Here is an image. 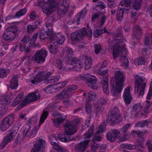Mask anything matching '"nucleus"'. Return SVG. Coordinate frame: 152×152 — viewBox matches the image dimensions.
Returning a JSON list of instances; mask_svg holds the SVG:
<instances>
[{
	"mask_svg": "<svg viewBox=\"0 0 152 152\" xmlns=\"http://www.w3.org/2000/svg\"><path fill=\"white\" fill-rule=\"evenodd\" d=\"M94 47L95 49V53L96 54L98 53L101 50V45L99 44H95Z\"/></svg>",
	"mask_w": 152,
	"mask_h": 152,
	"instance_id": "obj_63",
	"label": "nucleus"
},
{
	"mask_svg": "<svg viewBox=\"0 0 152 152\" xmlns=\"http://www.w3.org/2000/svg\"><path fill=\"white\" fill-rule=\"evenodd\" d=\"M94 126L92 125L88 132L85 133L84 134L85 139L89 138L91 137L94 131Z\"/></svg>",
	"mask_w": 152,
	"mask_h": 152,
	"instance_id": "obj_29",
	"label": "nucleus"
},
{
	"mask_svg": "<svg viewBox=\"0 0 152 152\" xmlns=\"http://www.w3.org/2000/svg\"><path fill=\"white\" fill-rule=\"evenodd\" d=\"M27 10L25 8L22 9L18 11L15 15V16L17 18H19L21 16L24 15L26 13Z\"/></svg>",
	"mask_w": 152,
	"mask_h": 152,
	"instance_id": "obj_44",
	"label": "nucleus"
},
{
	"mask_svg": "<svg viewBox=\"0 0 152 152\" xmlns=\"http://www.w3.org/2000/svg\"><path fill=\"white\" fill-rule=\"evenodd\" d=\"M71 61L73 62L72 64L74 65V66H76L77 68L80 69L83 67L81 61L78 59L77 58H73Z\"/></svg>",
	"mask_w": 152,
	"mask_h": 152,
	"instance_id": "obj_30",
	"label": "nucleus"
},
{
	"mask_svg": "<svg viewBox=\"0 0 152 152\" xmlns=\"http://www.w3.org/2000/svg\"><path fill=\"white\" fill-rule=\"evenodd\" d=\"M106 137L107 140L110 142H114L116 140L112 132H111V131L108 132L106 134Z\"/></svg>",
	"mask_w": 152,
	"mask_h": 152,
	"instance_id": "obj_42",
	"label": "nucleus"
},
{
	"mask_svg": "<svg viewBox=\"0 0 152 152\" xmlns=\"http://www.w3.org/2000/svg\"><path fill=\"white\" fill-rule=\"evenodd\" d=\"M92 75H90L89 74H86L83 75L82 76H80V78L81 80H86V81L88 80V79H90L91 76Z\"/></svg>",
	"mask_w": 152,
	"mask_h": 152,
	"instance_id": "obj_59",
	"label": "nucleus"
},
{
	"mask_svg": "<svg viewBox=\"0 0 152 152\" xmlns=\"http://www.w3.org/2000/svg\"><path fill=\"white\" fill-rule=\"evenodd\" d=\"M10 72L9 69H5L2 68L0 69V77L1 78H4L6 77L7 75Z\"/></svg>",
	"mask_w": 152,
	"mask_h": 152,
	"instance_id": "obj_39",
	"label": "nucleus"
},
{
	"mask_svg": "<svg viewBox=\"0 0 152 152\" xmlns=\"http://www.w3.org/2000/svg\"><path fill=\"white\" fill-rule=\"evenodd\" d=\"M33 93L27 96L21 102V105L22 107H24L29 103L35 101V99L33 96Z\"/></svg>",
	"mask_w": 152,
	"mask_h": 152,
	"instance_id": "obj_18",
	"label": "nucleus"
},
{
	"mask_svg": "<svg viewBox=\"0 0 152 152\" xmlns=\"http://www.w3.org/2000/svg\"><path fill=\"white\" fill-rule=\"evenodd\" d=\"M103 67H101L98 70V74L100 75H103L107 74L108 70L106 69V70L103 69Z\"/></svg>",
	"mask_w": 152,
	"mask_h": 152,
	"instance_id": "obj_55",
	"label": "nucleus"
},
{
	"mask_svg": "<svg viewBox=\"0 0 152 152\" xmlns=\"http://www.w3.org/2000/svg\"><path fill=\"white\" fill-rule=\"evenodd\" d=\"M149 122L146 120L143 121L141 122L138 121L135 124V126L138 127L142 128L145 126H147L148 125Z\"/></svg>",
	"mask_w": 152,
	"mask_h": 152,
	"instance_id": "obj_45",
	"label": "nucleus"
},
{
	"mask_svg": "<svg viewBox=\"0 0 152 152\" xmlns=\"http://www.w3.org/2000/svg\"><path fill=\"white\" fill-rule=\"evenodd\" d=\"M111 132H112V134L115 139L119 137V134L121 133L119 130L113 129H111Z\"/></svg>",
	"mask_w": 152,
	"mask_h": 152,
	"instance_id": "obj_51",
	"label": "nucleus"
},
{
	"mask_svg": "<svg viewBox=\"0 0 152 152\" xmlns=\"http://www.w3.org/2000/svg\"><path fill=\"white\" fill-rule=\"evenodd\" d=\"M64 131L63 134L58 135V139L61 141L64 142H68L73 140V138H71V137L68 136L72 135L77 131L75 127L71 124H66L64 125Z\"/></svg>",
	"mask_w": 152,
	"mask_h": 152,
	"instance_id": "obj_2",
	"label": "nucleus"
},
{
	"mask_svg": "<svg viewBox=\"0 0 152 152\" xmlns=\"http://www.w3.org/2000/svg\"><path fill=\"white\" fill-rule=\"evenodd\" d=\"M131 124L129 123L124 125L123 126L121 129L120 132L121 134H126L127 132V130L130 127Z\"/></svg>",
	"mask_w": 152,
	"mask_h": 152,
	"instance_id": "obj_43",
	"label": "nucleus"
},
{
	"mask_svg": "<svg viewBox=\"0 0 152 152\" xmlns=\"http://www.w3.org/2000/svg\"><path fill=\"white\" fill-rule=\"evenodd\" d=\"M25 128V129H24V132L25 133V136L27 135L28 136L29 135H28V133L31 128V126L30 125L26 124L25 126H24Z\"/></svg>",
	"mask_w": 152,
	"mask_h": 152,
	"instance_id": "obj_57",
	"label": "nucleus"
},
{
	"mask_svg": "<svg viewBox=\"0 0 152 152\" xmlns=\"http://www.w3.org/2000/svg\"><path fill=\"white\" fill-rule=\"evenodd\" d=\"M40 75L41 77L42 81L44 80V82L46 83H48V72H42L38 74Z\"/></svg>",
	"mask_w": 152,
	"mask_h": 152,
	"instance_id": "obj_41",
	"label": "nucleus"
},
{
	"mask_svg": "<svg viewBox=\"0 0 152 152\" xmlns=\"http://www.w3.org/2000/svg\"><path fill=\"white\" fill-rule=\"evenodd\" d=\"M86 110L88 113H90L91 110V105L90 104L89 101H87L86 102Z\"/></svg>",
	"mask_w": 152,
	"mask_h": 152,
	"instance_id": "obj_56",
	"label": "nucleus"
},
{
	"mask_svg": "<svg viewBox=\"0 0 152 152\" xmlns=\"http://www.w3.org/2000/svg\"><path fill=\"white\" fill-rule=\"evenodd\" d=\"M136 78L135 81V92L138 93L139 91L140 90L139 94V96H142L144 93V90L145 87L146 83H142L144 81L141 77H139L137 75L135 76Z\"/></svg>",
	"mask_w": 152,
	"mask_h": 152,
	"instance_id": "obj_4",
	"label": "nucleus"
},
{
	"mask_svg": "<svg viewBox=\"0 0 152 152\" xmlns=\"http://www.w3.org/2000/svg\"><path fill=\"white\" fill-rule=\"evenodd\" d=\"M90 141L88 139L77 144L75 146V150L77 152H84Z\"/></svg>",
	"mask_w": 152,
	"mask_h": 152,
	"instance_id": "obj_11",
	"label": "nucleus"
},
{
	"mask_svg": "<svg viewBox=\"0 0 152 152\" xmlns=\"http://www.w3.org/2000/svg\"><path fill=\"white\" fill-rule=\"evenodd\" d=\"M90 79L86 81V83L88 86L93 89H96L97 86L96 85L97 79L94 76L92 75Z\"/></svg>",
	"mask_w": 152,
	"mask_h": 152,
	"instance_id": "obj_17",
	"label": "nucleus"
},
{
	"mask_svg": "<svg viewBox=\"0 0 152 152\" xmlns=\"http://www.w3.org/2000/svg\"><path fill=\"white\" fill-rule=\"evenodd\" d=\"M121 147L122 148H125L130 150L134 149L136 148V146L135 145H131L126 143L121 144Z\"/></svg>",
	"mask_w": 152,
	"mask_h": 152,
	"instance_id": "obj_49",
	"label": "nucleus"
},
{
	"mask_svg": "<svg viewBox=\"0 0 152 152\" xmlns=\"http://www.w3.org/2000/svg\"><path fill=\"white\" fill-rule=\"evenodd\" d=\"M124 10L123 9L120 8L117 11L116 15V19L118 21H121L123 17Z\"/></svg>",
	"mask_w": 152,
	"mask_h": 152,
	"instance_id": "obj_36",
	"label": "nucleus"
},
{
	"mask_svg": "<svg viewBox=\"0 0 152 152\" xmlns=\"http://www.w3.org/2000/svg\"><path fill=\"white\" fill-rule=\"evenodd\" d=\"M37 120V118L36 117H33L27 121L26 124L30 125H35Z\"/></svg>",
	"mask_w": 152,
	"mask_h": 152,
	"instance_id": "obj_48",
	"label": "nucleus"
},
{
	"mask_svg": "<svg viewBox=\"0 0 152 152\" xmlns=\"http://www.w3.org/2000/svg\"><path fill=\"white\" fill-rule=\"evenodd\" d=\"M151 39V42H152V34H151L145 37L144 41L145 45H150Z\"/></svg>",
	"mask_w": 152,
	"mask_h": 152,
	"instance_id": "obj_50",
	"label": "nucleus"
},
{
	"mask_svg": "<svg viewBox=\"0 0 152 152\" xmlns=\"http://www.w3.org/2000/svg\"><path fill=\"white\" fill-rule=\"evenodd\" d=\"M142 107L140 104H136L134 105L133 107L132 112H137V110L138 111H140Z\"/></svg>",
	"mask_w": 152,
	"mask_h": 152,
	"instance_id": "obj_58",
	"label": "nucleus"
},
{
	"mask_svg": "<svg viewBox=\"0 0 152 152\" xmlns=\"http://www.w3.org/2000/svg\"><path fill=\"white\" fill-rule=\"evenodd\" d=\"M36 5L41 7L48 17V0H38Z\"/></svg>",
	"mask_w": 152,
	"mask_h": 152,
	"instance_id": "obj_14",
	"label": "nucleus"
},
{
	"mask_svg": "<svg viewBox=\"0 0 152 152\" xmlns=\"http://www.w3.org/2000/svg\"><path fill=\"white\" fill-rule=\"evenodd\" d=\"M123 136L120 139V140L122 141H124L128 140L131 135L133 134H132L131 132H127L126 134Z\"/></svg>",
	"mask_w": 152,
	"mask_h": 152,
	"instance_id": "obj_52",
	"label": "nucleus"
},
{
	"mask_svg": "<svg viewBox=\"0 0 152 152\" xmlns=\"http://www.w3.org/2000/svg\"><path fill=\"white\" fill-rule=\"evenodd\" d=\"M37 28V25H28L27 26V32L28 33L30 34L33 32Z\"/></svg>",
	"mask_w": 152,
	"mask_h": 152,
	"instance_id": "obj_47",
	"label": "nucleus"
},
{
	"mask_svg": "<svg viewBox=\"0 0 152 152\" xmlns=\"http://www.w3.org/2000/svg\"><path fill=\"white\" fill-rule=\"evenodd\" d=\"M103 29L96 30L94 31L93 35L95 37H98L99 36L103 33Z\"/></svg>",
	"mask_w": 152,
	"mask_h": 152,
	"instance_id": "obj_61",
	"label": "nucleus"
},
{
	"mask_svg": "<svg viewBox=\"0 0 152 152\" xmlns=\"http://www.w3.org/2000/svg\"><path fill=\"white\" fill-rule=\"evenodd\" d=\"M146 60L144 57H139L137 58L134 61V64L136 65L144 64Z\"/></svg>",
	"mask_w": 152,
	"mask_h": 152,
	"instance_id": "obj_33",
	"label": "nucleus"
},
{
	"mask_svg": "<svg viewBox=\"0 0 152 152\" xmlns=\"http://www.w3.org/2000/svg\"><path fill=\"white\" fill-rule=\"evenodd\" d=\"M33 147L31 152H41V149L45 144V141L42 139H39L33 142Z\"/></svg>",
	"mask_w": 152,
	"mask_h": 152,
	"instance_id": "obj_9",
	"label": "nucleus"
},
{
	"mask_svg": "<svg viewBox=\"0 0 152 152\" xmlns=\"http://www.w3.org/2000/svg\"><path fill=\"white\" fill-rule=\"evenodd\" d=\"M56 64L57 67L59 69H61L63 66L62 61L60 59L57 60L56 61Z\"/></svg>",
	"mask_w": 152,
	"mask_h": 152,
	"instance_id": "obj_64",
	"label": "nucleus"
},
{
	"mask_svg": "<svg viewBox=\"0 0 152 152\" xmlns=\"http://www.w3.org/2000/svg\"><path fill=\"white\" fill-rule=\"evenodd\" d=\"M63 55L65 57L70 59L72 57L71 55L73 54L72 50L69 47H66L63 50Z\"/></svg>",
	"mask_w": 152,
	"mask_h": 152,
	"instance_id": "obj_22",
	"label": "nucleus"
},
{
	"mask_svg": "<svg viewBox=\"0 0 152 152\" xmlns=\"http://www.w3.org/2000/svg\"><path fill=\"white\" fill-rule=\"evenodd\" d=\"M65 37L64 36H60V37L58 36L57 39L55 41V43L57 45L58 44L61 45L62 44L64 41Z\"/></svg>",
	"mask_w": 152,
	"mask_h": 152,
	"instance_id": "obj_46",
	"label": "nucleus"
},
{
	"mask_svg": "<svg viewBox=\"0 0 152 152\" xmlns=\"http://www.w3.org/2000/svg\"><path fill=\"white\" fill-rule=\"evenodd\" d=\"M122 117L121 115H117L113 113H110L107 116L106 119L107 123L112 124H116L122 121Z\"/></svg>",
	"mask_w": 152,
	"mask_h": 152,
	"instance_id": "obj_8",
	"label": "nucleus"
},
{
	"mask_svg": "<svg viewBox=\"0 0 152 152\" xmlns=\"http://www.w3.org/2000/svg\"><path fill=\"white\" fill-rule=\"evenodd\" d=\"M23 96V92H21L18 95L13 101L11 104V106L12 107H15L20 103Z\"/></svg>",
	"mask_w": 152,
	"mask_h": 152,
	"instance_id": "obj_23",
	"label": "nucleus"
},
{
	"mask_svg": "<svg viewBox=\"0 0 152 152\" xmlns=\"http://www.w3.org/2000/svg\"><path fill=\"white\" fill-rule=\"evenodd\" d=\"M48 31L42 32L39 36V38L41 40L45 39L48 37Z\"/></svg>",
	"mask_w": 152,
	"mask_h": 152,
	"instance_id": "obj_62",
	"label": "nucleus"
},
{
	"mask_svg": "<svg viewBox=\"0 0 152 152\" xmlns=\"http://www.w3.org/2000/svg\"><path fill=\"white\" fill-rule=\"evenodd\" d=\"M4 39L8 42L14 40L16 36L8 32L6 30L2 35Z\"/></svg>",
	"mask_w": 152,
	"mask_h": 152,
	"instance_id": "obj_20",
	"label": "nucleus"
},
{
	"mask_svg": "<svg viewBox=\"0 0 152 152\" xmlns=\"http://www.w3.org/2000/svg\"><path fill=\"white\" fill-rule=\"evenodd\" d=\"M108 77L107 76L103 77L101 82V84L103 88L104 92L107 94L109 93V88L108 85Z\"/></svg>",
	"mask_w": 152,
	"mask_h": 152,
	"instance_id": "obj_15",
	"label": "nucleus"
},
{
	"mask_svg": "<svg viewBox=\"0 0 152 152\" xmlns=\"http://www.w3.org/2000/svg\"><path fill=\"white\" fill-rule=\"evenodd\" d=\"M67 90L65 88L61 92L57 94L55 96L56 99H68L70 98V95Z\"/></svg>",
	"mask_w": 152,
	"mask_h": 152,
	"instance_id": "obj_16",
	"label": "nucleus"
},
{
	"mask_svg": "<svg viewBox=\"0 0 152 152\" xmlns=\"http://www.w3.org/2000/svg\"><path fill=\"white\" fill-rule=\"evenodd\" d=\"M51 24H48V39L50 42L55 43V41L57 39V35L52 31Z\"/></svg>",
	"mask_w": 152,
	"mask_h": 152,
	"instance_id": "obj_12",
	"label": "nucleus"
},
{
	"mask_svg": "<svg viewBox=\"0 0 152 152\" xmlns=\"http://www.w3.org/2000/svg\"><path fill=\"white\" fill-rule=\"evenodd\" d=\"M120 60L122 63V65L124 68L126 69L128 67L129 64L128 60L126 56H122Z\"/></svg>",
	"mask_w": 152,
	"mask_h": 152,
	"instance_id": "obj_32",
	"label": "nucleus"
},
{
	"mask_svg": "<svg viewBox=\"0 0 152 152\" xmlns=\"http://www.w3.org/2000/svg\"><path fill=\"white\" fill-rule=\"evenodd\" d=\"M50 144L53 145L54 148L57 147L58 145H59V143L58 142L56 137L53 135H51L50 138Z\"/></svg>",
	"mask_w": 152,
	"mask_h": 152,
	"instance_id": "obj_35",
	"label": "nucleus"
},
{
	"mask_svg": "<svg viewBox=\"0 0 152 152\" xmlns=\"http://www.w3.org/2000/svg\"><path fill=\"white\" fill-rule=\"evenodd\" d=\"M130 88L129 87L126 88L124 90L123 94V97L126 104H129L132 99L130 91Z\"/></svg>",
	"mask_w": 152,
	"mask_h": 152,
	"instance_id": "obj_13",
	"label": "nucleus"
},
{
	"mask_svg": "<svg viewBox=\"0 0 152 152\" xmlns=\"http://www.w3.org/2000/svg\"><path fill=\"white\" fill-rule=\"evenodd\" d=\"M83 28H85L84 32L85 33H84V36L86 35L88 37H90L91 36L92 33L91 29H90V28H88L87 29H86V28L85 27H83Z\"/></svg>",
	"mask_w": 152,
	"mask_h": 152,
	"instance_id": "obj_53",
	"label": "nucleus"
},
{
	"mask_svg": "<svg viewBox=\"0 0 152 152\" xmlns=\"http://www.w3.org/2000/svg\"><path fill=\"white\" fill-rule=\"evenodd\" d=\"M50 46L49 50L51 54H56L58 52V48L57 45L53 42H50Z\"/></svg>",
	"mask_w": 152,
	"mask_h": 152,
	"instance_id": "obj_24",
	"label": "nucleus"
},
{
	"mask_svg": "<svg viewBox=\"0 0 152 152\" xmlns=\"http://www.w3.org/2000/svg\"><path fill=\"white\" fill-rule=\"evenodd\" d=\"M48 116V111L47 110H44L41 115L40 119V123L39 126H40L41 124L43 123L45 120L46 119Z\"/></svg>",
	"mask_w": 152,
	"mask_h": 152,
	"instance_id": "obj_38",
	"label": "nucleus"
},
{
	"mask_svg": "<svg viewBox=\"0 0 152 152\" xmlns=\"http://www.w3.org/2000/svg\"><path fill=\"white\" fill-rule=\"evenodd\" d=\"M32 83L36 84L42 81L41 77L40 75L38 74L33 77V79L31 80Z\"/></svg>",
	"mask_w": 152,
	"mask_h": 152,
	"instance_id": "obj_40",
	"label": "nucleus"
},
{
	"mask_svg": "<svg viewBox=\"0 0 152 152\" xmlns=\"http://www.w3.org/2000/svg\"><path fill=\"white\" fill-rule=\"evenodd\" d=\"M85 28H82L80 30L72 33L71 34V38L73 41L79 40L84 36L85 33Z\"/></svg>",
	"mask_w": 152,
	"mask_h": 152,
	"instance_id": "obj_10",
	"label": "nucleus"
},
{
	"mask_svg": "<svg viewBox=\"0 0 152 152\" xmlns=\"http://www.w3.org/2000/svg\"><path fill=\"white\" fill-rule=\"evenodd\" d=\"M87 10L86 8L83 9L80 12V14H78L75 18L74 20L79 22L80 18L83 19L84 16L86 15Z\"/></svg>",
	"mask_w": 152,
	"mask_h": 152,
	"instance_id": "obj_26",
	"label": "nucleus"
},
{
	"mask_svg": "<svg viewBox=\"0 0 152 152\" xmlns=\"http://www.w3.org/2000/svg\"><path fill=\"white\" fill-rule=\"evenodd\" d=\"M142 0H134L133 3V9L137 11L140 9Z\"/></svg>",
	"mask_w": 152,
	"mask_h": 152,
	"instance_id": "obj_34",
	"label": "nucleus"
},
{
	"mask_svg": "<svg viewBox=\"0 0 152 152\" xmlns=\"http://www.w3.org/2000/svg\"><path fill=\"white\" fill-rule=\"evenodd\" d=\"M30 39L29 35H26L20 41V43L24 44L26 45V44L30 40Z\"/></svg>",
	"mask_w": 152,
	"mask_h": 152,
	"instance_id": "obj_54",
	"label": "nucleus"
},
{
	"mask_svg": "<svg viewBox=\"0 0 152 152\" xmlns=\"http://www.w3.org/2000/svg\"><path fill=\"white\" fill-rule=\"evenodd\" d=\"M10 103L9 98L5 96H0V117L4 115L6 106Z\"/></svg>",
	"mask_w": 152,
	"mask_h": 152,
	"instance_id": "obj_7",
	"label": "nucleus"
},
{
	"mask_svg": "<svg viewBox=\"0 0 152 152\" xmlns=\"http://www.w3.org/2000/svg\"><path fill=\"white\" fill-rule=\"evenodd\" d=\"M142 30L138 26H135L134 29L132 34L134 39H139L140 37L142 35Z\"/></svg>",
	"mask_w": 152,
	"mask_h": 152,
	"instance_id": "obj_21",
	"label": "nucleus"
},
{
	"mask_svg": "<svg viewBox=\"0 0 152 152\" xmlns=\"http://www.w3.org/2000/svg\"><path fill=\"white\" fill-rule=\"evenodd\" d=\"M17 77L15 76L13 77L10 83V87L12 89H15L18 86Z\"/></svg>",
	"mask_w": 152,
	"mask_h": 152,
	"instance_id": "obj_28",
	"label": "nucleus"
},
{
	"mask_svg": "<svg viewBox=\"0 0 152 152\" xmlns=\"http://www.w3.org/2000/svg\"><path fill=\"white\" fill-rule=\"evenodd\" d=\"M115 78L116 85L114 86L113 85H112L111 90L113 96L116 98L123 88V83L125 78L124 74L119 70L115 72Z\"/></svg>",
	"mask_w": 152,
	"mask_h": 152,
	"instance_id": "obj_1",
	"label": "nucleus"
},
{
	"mask_svg": "<svg viewBox=\"0 0 152 152\" xmlns=\"http://www.w3.org/2000/svg\"><path fill=\"white\" fill-rule=\"evenodd\" d=\"M120 45L118 42H116L113 47V56L114 59L118 57L119 52Z\"/></svg>",
	"mask_w": 152,
	"mask_h": 152,
	"instance_id": "obj_25",
	"label": "nucleus"
},
{
	"mask_svg": "<svg viewBox=\"0 0 152 152\" xmlns=\"http://www.w3.org/2000/svg\"><path fill=\"white\" fill-rule=\"evenodd\" d=\"M18 30V27L16 26H14L8 27L6 30L12 34H13V35L16 36Z\"/></svg>",
	"mask_w": 152,
	"mask_h": 152,
	"instance_id": "obj_31",
	"label": "nucleus"
},
{
	"mask_svg": "<svg viewBox=\"0 0 152 152\" xmlns=\"http://www.w3.org/2000/svg\"><path fill=\"white\" fill-rule=\"evenodd\" d=\"M18 131L13 128L11 129L8 132V133L4 137L3 141L1 144V149L3 148L9 143L11 141L12 139L15 137Z\"/></svg>",
	"mask_w": 152,
	"mask_h": 152,
	"instance_id": "obj_6",
	"label": "nucleus"
},
{
	"mask_svg": "<svg viewBox=\"0 0 152 152\" xmlns=\"http://www.w3.org/2000/svg\"><path fill=\"white\" fill-rule=\"evenodd\" d=\"M54 148L57 152H68L64 148L61 147L59 145H58V146L55 147Z\"/></svg>",
	"mask_w": 152,
	"mask_h": 152,
	"instance_id": "obj_60",
	"label": "nucleus"
},
{
	"mask_svg": "<svg viewBox=\"0 0 152 152\" xmlns=\"http://www.w3.org/2000/svg\"><path fill=\"white\" fill-rule=\"evenodd\" d=\"M14 121V114L11 113L5 117L1 123L0 129L3 131H6L12 125Z\"/></svg>",
	"mask_w": 152,
	"mask_h": 152,
	"instance_id": "obj_5",
	"label": "nucleus"
},
{
	"mask_svg": "<svg viewBox=\"0 0 152 152\" xmlns=\"http://www.w3.org/2000/svg\"><path fill=\"white\" fill-rule=\"evenodd\" d=\"M48 14L52 13L56 10L57 3L54 0H48Z\"/></svg>",
	"mask_w": 152,
	"mask_h": 152,
	"instance_id": "obj_19",
	"label": "nucleus"
},
{
	"mask_svg": "<svg viewBox=\"0 0 152 152\" xmlns=\"http://www.w3.org/2000/svg\"><path fill=\"white\" fill-rule=\"evenodd\" d=\"M93 64V60L90 57H86L85 59V68L86 69H89Z\"/></svg>",
	"mask_w": 152,
	"mask_h": 152,
	"instance_id": "obj_37",
	"label": "nucleus"
},
{
	"mask_svg": "<svg viewBox=\"0 0 152 152\" xmlns=\"http://www.w3.org/2000/svg\"><path fill=\"white\" fill-rule=\"evenodd\" d=\"M94 108L96 115H97L101 114L104 110L102 106L96 102L94 105Z\"/></svg>",
	"mask_w": 152,
	"mask_h": 152,
	"instance_id": "obj_27",
	"label": "nucleus"
},
{
	"mask_svg": "<svg viewBox=\"0 0 152 152\" xmlns=\"http://www.w3.org/2000/svg\"><path fill=\"white\" fill-rule=\"evenodd\" d=\"M47 51L44 48L37 50L33 55L32 59L33 61L38 64L45 62L47 56Z\"/></svg>",
	"mask_w": 152,
	"mask_h": 152,
	"instance_id": "obj_3",
	"label": "nucleus"
}]
</instances>
